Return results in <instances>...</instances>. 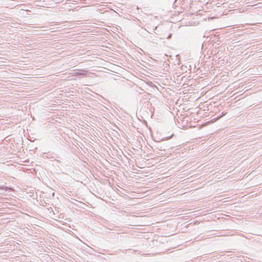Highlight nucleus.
Here are the masks:
<instances>
[{
  "instance_id": "obj_1",
  "label": "nucleus",
  "mask_w": 262,
  "mask_h": 262,
  "mask_svg": "<svg viewBox=\"0 0 262 262\" xmlns=\"http://www.w3.org/2000/svg\"><path fill=\"white\" fill-rule=\"evenodd\" d=\"M87 72L85 71H76L74 72V73H73V74L74 75H84L85 74V73H86Z\"/></svg>"
},
{
  "instance_id": "obj_2",
  "label": "nucleus",
  "mask_w": 262,
  "mask_h": 262,
  "mask_svg": "<svg viewBox=\"0 0 262 262\" xmlns=\"http://www.w3.org/2000/svg\"><path fill=\"white\" fill-rule=\"evenodd\" d=\"M10 189L9 187H4V186H1L0 187V190H4L5 191H7L8 190Z\"/></svg>"
},
{
  "instance_id": "obj_3",
  "label": "nucleus",
  "mask_w": 262,
  "mask_h": 262,
  "mask_svg": "<svg viewBox=\"0 0 262 262\" xmlns=\"http://www.w3.org/2000/svg\"><path fill=\"white\" fill-rule=\"evenodd\" d=\"M189 68H190L189 69V70L190 71V72H191V71H192V67L189 66Z\"/></svg>"
},
{
  "instance_id": "obj_4",
  "label": "nucleus",
  "mask_w": 262,
  "mask_h": 262,
  "mask_svg": "<svg viewBox=\"0 0 262 262\" xmlns=\"http://www.w3.org/2000/svg\"><path fill=\"white\" fill-rule=\"evenodd\" d=\"M196 68V66L193 67V70H194L195 69V68Z\"/></svg>"
}]
</instances>
